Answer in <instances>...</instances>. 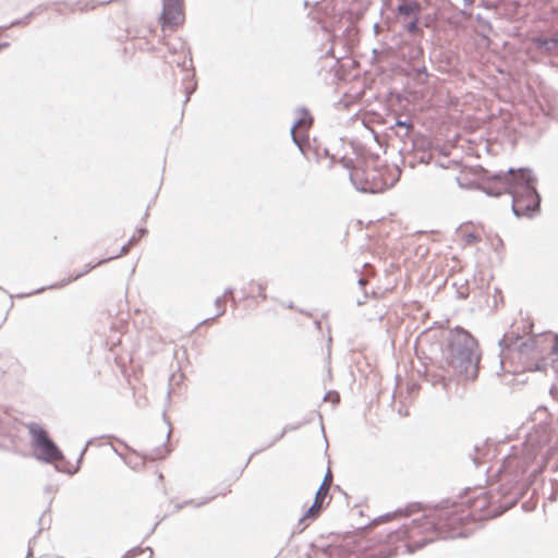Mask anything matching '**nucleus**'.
<instances>
[{"mask_svg": "<svg viewBox=\"0 0 558 558\" xmlns=\"http://www.w3.org/2000/svg\"><path fill=\"white\" fill-rule=\"evenodd\" d=\"M408 546L411 550L420 549L439 536V525L435 513L414 519L405 529Z\"/></svg>", "mask_w": 558, "mask_h": 558, "instance_id": "nucleus-3", "label": "nucleus"}, {"mask_svg": "<svg viewBox=\"0 0 558 558\" xmlns=\"http://www.w3.org/2000/svg\"><path fill=\"white\" fill-rule=\"evenodd\" d=\"M133 244H135V235H132V236H131V239L129 240V242H128L126 244H124V245L121 247V250H120V254H118V255H116V256H110V257L105 258V259H102V260H99L96 265L88 266V267L86 268V270H85V271L77 274V275H76L75 277H73V278H69V279H68V280H65V281H62L60 284H53V286H51L50 288H60V287H63V286L68 284L69 282H71V281H73V280L78 279V278H80L81 276H83L84 274H87L90 269L95 268L97 265H100V264H102V263H105V262H108V260H111V259H113V258H117V257H119L120 255H125V254L129 252L130 246H131V245H133Z\"/></svg>", "mask_w": 558, "mask_h": 558, "instance_id": "nucleus-11", "label": "nucleus"}, {"mask_svg": "<svg viewBox=\"0 0 558 558\" xmlns=\"http://www.w3.org/2000/svg\"><path fill=\"white\" fill-rule=\"evenodd\" d=\"M284 433H286V429H283V430L281 432V434L279 435V437H278L277 439L281 438V437L284 435Z\"/></svg>", "mask_w": 558, "mask_h": 558, "instance_id": "nucleus-31", "label": "nucleus"}, {"mask_svg": "<svg viewBox=\"0 0 558 558\" xmlns=\"http://www.w3.org/2000/svg\"><path fill=\"white\" fill-rule=\"evenodd\" d=\"M350 180L355 189L364 193H380L393 185V180L387 175L385 169H354L350 173Z\"/></svg>", "mask_w": 558, "mask_h": 558, "instance_id": "nucleus-5", "label": "nucleus"}, {"mask_svg": "<svg viewBox=\"0 0 558 558\" xmlns=\"http://www.w3.org/2000/svg\"><path fill=\"white\" fill-rule=\"evenodd\" d=\"M438 380L444 383V381H445V377H444V376H439V378H438V379H436V378H435V379H433V383L435 384V383H436V381H438Z\"/></svg>", "mask_w": 558, "mask_h": 558, "instance_id": "nucleus-26", "label": "nucleus"}, {"mask_svg": "<svg viewBox=\"0 0 558 558\" xmlns=\"http://www.w3.org/2000/svg\"><path fill=\"white\" fill-rule=\"evenodd\" d=\"M533 44L544 51L550 53L558 47V36L551 38L536 37L532 39Z\"/></svg>", "mask_w": 558, "mask_h": 558, "instance_id": "nucleus-14", "label": "nucleus"}, {"mask_svg": "<svg viewBox=\"0 0 558 558\" xmlns=\"http://www.w3.org/2000/svg\"><path fill=\"white\" fill-rule=\"evenodd\" d=\"M478 240H480V238L473 232L466 233L464 235V243L466 245H472V244L478 242Z\"/></svg>", "mask_w": 558, "mask_h": 558, "instance_id": "nucleus-20", "label": "nucleus"}, {"mask_svg": "<svg viewBox=\"0 0 558 558\" xmlns=\"http://www.w3.org/2000/svg\"><path fill=\"white\" fill-rule=\"evenodd\" d=\"M169 453L167 446H161L148 454L151 460L162 459Z\"/></svg>", "mask_w": 558, "mask_h": 558, "instance_id": "nucleus-16", "label": "nucleus"}, {"mask_svg": "<svg viewBox=\"0 0 558 558\" xmlns=\"http://www.w3.org/2000/svg\"><path fill=\"white\" fill-rule=\"evenodd\" d=\"M550 353L556 357L553 359L551 368L556 374H558V333L554 338V343L550 348Z\"/></svg>", "mask_w": 558, "mask_h": 558, "instance_id": "nucleus-15", "label": "nucleus"}, {"mask_svg": "<svg viewBox=\"0 0 558 558\" xmlns=\"http://www.w3.org/2000/svg\"><path fill=\"white\" fill-rule=\"evenodd\" d=\"M32 436V446L35 449L36 457L45 462H53L63 459L62 452L56 444L49 438L47 432L37 423L27 424Z\"/></svg>", "mask_w": 558, "mask_h": 558, "instance_id": "nucleus-6", "label": "nucleus"}, {"mask_svg": "<svg viewBox=\"0 0 558 558\" xmlns=\"http://www.w3.org/2000/svg\"><path fill=\"white\" fill-rule=\"evenodd\" d=\"M536 458V451L530 445L524 448H512V452L504 458L499 474L501 480L518 482L527 466Z\"/></svg>", "mask_w": 558, "mask_h": 558, "instance_id": "nucleus-4", "label": "nucleus"}, {"mask_svg": "<svg viewBox=\"0 0 558 558\" xmlns=\"http://www.w3.org/2000/svg\"><path fill=\"white\" fill-rule=\"evenodd\" d=\"M331 481H332V475H331L330 471L328 470L322 484H325V486H327V488L329 489Z\"/></svg>", "mask_w": 558, "mask_h": 558, "instance_id": "nucleus-22", "label": "nucleus"}, {"mask_svg": "<svg viewBox=\"0 0 558 558\" xmlns=\"http://www.w3.org/2000/svg\"><path fill=\"white\" fill-rule=\"evenodd\" d=\"M328 490L329 489L327 488V486H325V484H322L318 490L316 492L315 500L322 501L323 498L327 495Z\"/></svg>", "mask_w": 558, "mask_h": 558, "instance_id": "nucleus-19", "label": "nucleus"}, {"mask_svg": "<svg viewBox=\"0 0 558 558\" xmlns=\"http://www.w3.org/2000/svg\"><path fill=\"white\" fill-rule=\"evenodd\" d=\"M472 2H473V0H465V3H468V4H470Z\"/></svg>", "mask_w": 558, "mask_h": 558, "instance_id": "nucleus-32", "label": "nucleus"}, {"mask_svg": "<svg viewBox=\"0 0 558 558\" xmlns=\"http://www.w3.org/2000/svg\"><path fill=\"white\" fill-rule=\"evenodd\" d=\"M519 496H520V490L518 489L517 492L511 494L510 498L507 501H505V504H502L500 506L501 507L500 511L497 512L495 509H493V510H488L487 513L480 514L490 507L489 497L487 496L486 493H482L481 495L476 496L472 500V502L470 504L469 509L466 511L471 512L470 519H472V520H475L477 517L484 518V517L490 515V514H493V515L500 514L504 511L511 508L517 502Z\"/></svg>", "mask_w": 558, "mask_h": 558, "instance_id": "nucleus-8", "label": "nucleus"}, {"mask_svg": "<svg viewBox=\"0 0 558 558\" xmlns=\"http://www.w3.org/2000/svg\"><path fill=\"white\" fill-rule=\"evenodd\" d=\"M418 17L420 16H415V17L411 19V21L404 25V29L408 33L414 34L418 31Z\"/></svg>", "mask_w": 558, "mask_h": 558, "instance_id": "nucleus-17", "label": "nucleus"}, {"mask_svg": "<svg viewBox=\"0 0 558 558\" xmlns=\"http://www.w3.org/2000/svg\"><path fill=\"white\" fill-rule=\"evenodd\" d=\"M332 400L337 402L339 400V396L338 395H333L332 396Z\"/></svg>", "mask_w": 558, "mask_h": 558, "instance_id": "nucleus-30", "label": "nucleus"}, {"mask_svg": "<svg viewBox=\"0 0 558 558\" xmlns=\"http://www.w3.org/2000/svg\"><path fill=\"white\" fill-rule=\"evenodd\" d=\"M20 22H12L11 26L19 24Z\"/></svg>", "mask_w": 558, "mask_h": 558, "instance_id": "nucleus-33", "label": "nucleus"}, {"mask_svg": "<svg viewBox=\"0 0 558 558\" xmlns=\"http://www.w3.org/2000/svg\"><path fill=\"white\" fill-rule=\"evenodd\" d=\"M195 88H196V83H193L191 86L185 87V94H186L185 102H187L190 100V96L193 94Z\"/></svg>", "mask_w": 558, "mask_h": 558, "instance_id": "nucleus-21", "label": "nucleus"}, {"mask_svg": "<svg viewBox=\"0 0 558 558\" xmlns=\"http://www.w3.org/2000/svg\"><path fill=\"white\" fill-rule=\"evenodd\" d=\"M161 25L163 29H174L183 23L182 0H162Z\"/></svg>", "mask_w": 558, "mask_h": 558, "instance_id": "nucleus-9", "label": "nucleus"}, {"mask_svg": "<svg viewBox=\"0 0 558 558\" xmlns=\"http://www.w3.org/2000/svg\"><path fill=\"white\" fill-rule=\"evenodd\" d=\"M421 11L422 7L416 0L402 1L397 8L399 15L409 16L411 19L420 16Z\"/></svg>", "mask_w": 558, "mask_h": 558, "instance_id": "nucleus-12", "label": "nucleus"}, {"mask_svg": "<svg viewBox=\"0 0 558 558\" xmlns=\"http://www.w3.org/2000/svg\"><path fill=\"white\" fill-rule=\"evenodd\" d=\"M320 507H322V501L314 500L313 505L299 519V522L296 525V527L299 529V532H302L307 526V523H306L307 520H313L317 515Z\"/></svg>", "mask_w": 558, "mask_h": 558, "instance_id": "nucleus-13", "label": "nucleus"}, {"mask_svg": "<svg viewBox=\"0 0 558 558\" xmlns=\"http://www.w3.org/2000/svg\"><path fill=\"white\" fill-rule=\"evenodd\" d=\"M215 306L217 308V314L215 317H219L221 315L225 314L226 312V306H225V296H218L216 300H215Z\"/></svg>", "mask_w": 558, "mask_h": 558, "instance_id": "nucleus-18", "label": "nucleus"}, {"mask_svg": "<svg viewBox=\"0 0 558 558\" xmlns=\"http://www.w3.org/2000/svg\"><path fill=\"white\" fill-rule=\"evenodd\" d=\"M396 124L399 125V126H407L408 129L412 126L410 122H408V121H400V120L397 121Z\"/></svg>", "mask_w": 558, "mask_h": 558, "instance_id": "nucleus-24", "label": "nucleus"}, {"mask_svg": "<svg viewBox=\"0 0 558 558\" xmlns=\"http://www.w3.org/2000/svg\"><path fill=\"white\" fill-rule=\"evenodd\" d=\"M498 343H499L500 347H504L505 345V339L502 338L501 340H499Z\"/></svg>", "mask_w": 558, "mask_h": 558, "instance_id": "nucleus-29", "label": "nucleus"}, {"mask_svg": "<svg viewBox=\"0 0 558 558\" xmlns=\"http://www.w3.org/2000/svg\"><path fill=\"white\" fill-rule=\"evenodd\" d=\"M537 179L530 169L512 168L506 173L499 172L482 185L487 195L498 196L508 193L512 197L511 208L517 217H532L539 210L541 197L535 189Z\"/></svg>", "mask_w": 558, "mask_h": 558, "instance_id": "nucleus-1", "label": "nucleus"}, {"mask_svg": "<svg viewBox=\"0 0 558 558\" xmlns=\"http://www.w3.org/2000/svg\"><path fill=\"white\" fill-rule=\"evenodd\" d=\"M232 293H233V289L228 288L225 290V292L221 296H225V300H226L228 296L232 295Z\"/></svg>", "mask_w": 558, "mask_h": 558, "instance_id": "nucleus-25", "label": "nucleus"}, {"mask_svg": "<svg viewBox=\"0 0 558 558\" xmlns=\"http://www.w3.org/2000/svg\"><path fill=\"white\" fill-rule=\"evenodd\" d=\"M298 112L300 113V117L293 123L290 133L293 142L299 146L300 149H302L303 140L301 138L300 134L296 133V130L299 129L300 131H302L304 129H307L312 123V119H307L308 111L305 108L298 109Z\"/></svg>", "mask_w": 558, "mask_h": 558, "instance_id": "nucleus-10", "label": "nucleus"}, {"mask_svg": "<svg viewBox=\"0 0 558 558\" xmlns=\"http://www.w3.org/2000/svg\"><path fill=\"white\" fill-rule=\"evenodd\" d=\"M359 284H360V286H364V284H365V279L360 278V279H359Z\"/></svg>", "mask_w": 558, "mask_h": 558, "instance_id": "nucleus-28", "label": "nucleus"}, {"mask_svg": "<svg viewBox=\"0 0 558 558\" xmlns=\"http://www.w3.org/2000/svg\"><path fill=\"white\" fill-rule=\"evenodd\" d=\"M8 46H9V44H8V43H1V44H0V50H1V49H3V48H5V47H8Z\"/></svg>", "mask_w": 558, "mask_h": 558, "instance_id": "nucleus-27", "label": "nucleus"}, {"mask_svg": "<svg viewBox=\"0 0 558 558\" xmlns=\"http://www.w3.org/2000/svg\"><path fill=\"white\" fill-rule=\"evenodd\" d=\"M146 229L144 228H141V229H137L136 232L133 234L135 235V243L137 242V240L143 236L145 233H146Z\"/></svg>", "mask_w": 558, "mask_h": 558, "instance_id": "nucleus-23", "label": "nucleus"}, {"mask_svg": "<svg viewBox=\"0 0 558 558\" xmlns=\"http://www.w3.org/2000/svg\"><path fill=\"white\" fill-rule=\"evenodd\" d=\"M441 356L448 374L460 375L465 379L476 378L481 356L478 344L463 328L456 327L449 331Z\"/></svg>", "mask_w": 558, "mask_h": 558, "instance_id": "nucleus-2", "label": "nucleus"}, {"mask_svg": "<svg viewBox=\"0 0 558 558\" xmlns=\"http://www.w3.org/2000/svg\"><path fill=\"white\" fill-rule=\"evenodd\" d=\"M434 513L439 525V537L454 536L456 530L471 517V512H468L462 506H454Z\"/></svg>", "mask_w": 558, "mask_h": 558, "instance_id": "nucleus-7", "label": "nucleus"}]
</instances>
